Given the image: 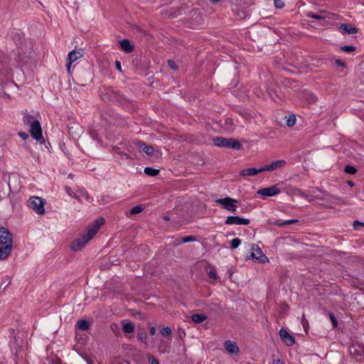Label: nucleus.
I'll return each mask as SVG.
<instances>
[{"instance_id": "obj_15", "label": "nucleus", "mask_w": 364, "mask_h": 364, "mask_svg": "<svg viewBox=\"0 0 364 364\" xmlns=\"http://www.w3.org/2000/svg\"><path fill=\"white\" fill-rule=\"evenodd\" d=\"M339 29L343 31L344 33L347 34H355L357 33L358 29L356 27L353 26L349 23H343L339 26Z\"/></svg>"}, {"instance_id": "obj_24", "label": "nucleus", "mask_w": 364, "mask_h": 364, "mask_svg": "<svg viewBox=\"0 0 364 364\" xmlns=\"http://www.w3.org/2000/svg\"><path fill=\"white\" fill-rule=\"evenodd\" d=\"M191 319L196 323H200L207 319V316L203 314H195L191 316Z\"/></svg>"}, {"instance_id": "obj_40", "label": "nucleus", "mask_w": 364, "mask_h": 364, "mask_svg": "<svg viewBox=\"0 0 364 364\" xmlns=\"http://www.w3.org/2000/svg\"><path fill=\"white\" fill-rule=\"evenodd\" d=\"M274 5L277 8L281 9L284 7V4L282 0H274Z\"/></svg>"}, {"instance_id": "obj_10", "label": "nucleus", "mask_w": 364, "mask_h": 364, "mask_svg": "<svg viewBox=\"0 0 364 364\" xmlns=\"http://www.w3.org/2000/svg\"><path fill=\"white\" fill-rule=\"evenodd\" d=\"M280 193V189L277 185H274L267 188H261L257 193L263 196H274Z\"/></svg>"}, {"instance_id": "obj_9", "label": "nucleus", "mask_w": 364, "mask_h": 364, "mask_svg": "<svg viewBox=\"0 0 364 364\" xmlns=\"http://www.w3.org/2000/svg\"><path fill=\"white\" fill-rule=\"evenodd\" d=\"M250 220L247 218H243L238 216H228L226 218L225 224L227 225H249Z\"/></svg>"}, {"instance_id": "obj_11", "label": "nucleus", "mask_w": 364, "mask_h": 364, "mask_svg": "<svg viewBox=\"0 0 364 364\" xmlns=\"http://www.w3.org/2000/svg\"><path fill=\"white\" fill-rule=\"evenodd\" d=\"M285 164L286 161L284 160H277L262 166V170H263V171H272L283 167Z\"/></svg>"}, {"instance_id": "obj_30", "label": "nucleus", "mask_w": 364, "mask_h": 364, "mask_svg": "<svg viewBox=\"0 0 364 364\" xmlns=\"http://www.w3.org/2000/svg\"><path fill=\"white\" fill-rule=\"evenodd\" d=\"M344 171L348 174H355L357 172V169L353 166L346 165L344 168Z\"/></svg>"}, {"instance_id": "obj_39", "label": "nucleus", "mask_w": 364, "mask_h": 364, "mask_svg": "<svg viewBox=\"0 0 364 364\" xmlns=\"http://www.w3.org/2000/svg\"><path fill=\"white\" fill-rule=\"evenodd\" d=\"M167 63H168V67H169L171 69H172V70H177L178 67H177V65H176V63H175V61H174V60H168L167 61Z\"/></svg>"}, {"instance_id": "obj_54", "label": "nucleus", "mask_w": 364, "mask_h": 364, "mask_svg": "<svg viewBox=\"0 0 364 364\" xmlns=\"http://www.w3.org/2000/svg\"><path fill=\"white\" fill-rule=\"evenodd\" d=\"M348 184H349L350 186H353V182H352V181H349V182H348Z\"/></svg>"}, {"instance_id": "obj_22", "label": "nucleus", "mask_w": 364, "mask_h": 364, "mask_svg": "<svg viewBox=\"0 0 364 364\" xmlns=\"http://www.w3.org/2000/svg\"><path fill=\"white\" fill-rule=\"evenodd\" d=\"M326 14V11H321L319 14H314L312 12H309L307 14V16L311 18L317 19V20H323L326 18V16L324 14Z\"/></svg>"}, {"instance_id": "obj_27", "label": "nucleus", "mask_w": 364, "mask_h": 364, "mask_svg": "<svg viewBox=\"0 0 364 364\" xmlns=\"http://www.w3.org/2000/svg\"><path fill=\"white\" fill-rule=\"evenodd\" d=\"M144 173L149 176H156L159 174V170L151 167H146L144 168Z\"/></svg>"}, {"instance_id": "obj_1", "label": "nucleus", "mask_w": 364, "mask_h": 364, "mask_svg": "<svg viewBox=\"0 0 364 364\" xmlns=\"http://www.w3.org/2000/svg\"><path fill=\"white\" fill-rule=\"evenodd\" d=\"M11 57H8L0 50V95L9 97L6 89L10 90L16 85L13 80V69L11 65Z\"/></svg>"}, {"instance_id": "obj_38", "label": "nucleus", "mask_w": 364, "mask_h": 364, "mask_svg": "<svg viewBox=\"0 0 364 364\" xmlns=\"http://www.w3.org/2000/svg\"><path fill=\"white\" fill-rule=\"evenodd\" d=\"M161 333L164 336H169L171 334V329L168 326L164 327L161 330Z\"/></svg>"}, {"instance_id": "obj_47", "label": "nucleus", "mask_w": 364, "mask_h": 364, "mask_svg": "<svg viewBox=\"0 0 364 364\" xmlns=\"http://www.w3.org/2000/svg\"><path fill=\"white\" fill-rule=\"evenodd\" d=\"M156 332V330L155 327L152 326L150 328V334L151 336L155 335Z\"/></svg>"}, {"instance_id": "obj_26", "label": "nucleus", "mask_w": 364, "mask_h": 364, "mask_svg": "<svg viewBox=\"0 0 364 364\" xmlns=\"http://www.w3.org/2000/svg\"><path fill=\"white\" fill-rule=\"evenodd\" d=\"M297 222H298V220H296V219L288 220H277L274 222V224L277 226L282 227V226H284V225H291V224L296 223Z\"/></svg>"}, {"instance_id": "obj_13", "label": "nucleus", "mask_w": 364, "mask_h": 364, "mask_svg": "<svg viewBox=\"0 0 364 364\" xmlns=\"http://www.w3.org/2000/svg\"><path fill=\"white\" fill-rule=\"evenodd\" d=\"M19 50L20 51L18 53V60L19 61V65H23L31 63L32 62L33 53L30 52L28 55H26L25 53L23 54V50L21 47L19 48Z\"/></svg>"}, {"instance_id": "obj_46", "label": "nucleus", "mask_w": 364, "mask_h": 364, "mask_svg": "<svg viewBox=\"0 0 364 364\" xmlns=\"http://www.w3.org/2000/svg\"><path fill=\"white\" fill-rule=\"evenodd\" d=\"M115 66H116V68H117L119 72H122L121 63H120L119 60H116V61H115Z\"/></svg>"}, {"instance_id": "obj_42", "label": "nucleus", "mask_w": 364, "mask_h": 364, "mask_svg": "<svg viewBox=\"0 0 364 364\" xmlns=\"http://www.w3.org/2000/svg\"><path fill=\"white\" fill-rule=\"evenodd\" d=\"M18 135L22 138L23 140H26L27 139H28V134L25 133V132H19L18 133Z\"/></svg>"}, {"instance_id": "obj_20", "label": "nucleus", "mask_w": 364, "mask_h": 364, "mask_svg": "<svg viewBox=\"0 0 364 364\" xmlns=\"http://www.w3.org/2000/svg\"><path fill=\"white\" fill-rule=\"evenodd\" d=\"M83 53L82 50H72L69 53L68 56V60L70 63L75 62L76 60L82 57Z\"/></svg>"}, {"instance_id": "obj_36", "label": "nucleus", "mask_w": 364, "mask_h": 364, "mask_svg": "<svg viewBox=\"0 0 364 364\" xmlns=\"http://www.w3.org/2000/svg\"><path fill=\"white\" fill-rule=\"evenodd\" d=\"M296 122V117L294 114L290 115L289 118L287 120V125L288 127H292L295 124Z\"/></svg>"}, {"instance_id": "obj_31", "label": "nucleus", "mask_w": 364, "mask_h": 364, "mask_svg": "<svg viewBox=\"0 0 364 364\" xmlns=\"http://www.w3.org/2000/svg\"><path fill=\"white\" fill-rule=\"evenodd\" d=\"M65 190L66 191V193L71 197L77 199V200L80 201V196L77 194H75L71 189V188L68 187V186H66L65 188Z\"/></svg>"}, {"instance_id": "obj_51", "label": "nucleus", "mask_w": 364, "mask_h": 364, "mask_svg": "<svg viewBox=\"0 0 364 364\" xmlns=\"http://www.w3.org/2000/svg\"><path fill=\"white\" fill-rule=\"evenodd\" d=\"M186 336V333H185L184 331H182V332H181V333H180V334H179V336H180L181 338H182V336Z\"/></svg>"}, {"instance_id": "obj_18", "label": "nucleus", "mask_w": 364, "mask_h": 364, "mask_svg": "<svg viewBox=\"0 0 364 364\" xmlns=\"http://www.w3.org/2000/svg\"><path fill=\"white\" fill-rule=\"evenodd\" d=\"M102 99L105 102L112 101L116 98V93L112 90L107 89L101 96Z\"/></svg>"}, {"instance_id": "obj_48", "label": "nucleus", "mask_w": 364, "mask_h": 364, "mask_svg": "<svg viewBox=\"0 0 364 364\" xmlns=\"http://www.w3.org/2000/svg\"><path fill=\"white\" fill-rule=\"evenodd\" d=\"M71 64H72V63L68 61V63L66 65L67 70L68 73H70Z\"/></svg>"}, {"instance_id": "obj_56", "label": "nucleus", "mask_w": 364, "mask_h": 364, "mask_svg": "<svg viewBox=\"0 0 364 364\" xmlns=\"http://www.w3.org/2000/svg\"><path fill=\"white\" fill-rule=\"evenodd\" d=\"M164 219L166 220H169V218L168 217H165Z\"/></svg>"}, {"instance_id": "obj_12", "label": "nucleus", "mask_w": 364, "mask_h": 364, "mask_svg": "<svg viewBox=\"0 0 364 364\" xmlns=\"http://www.w3.org/2000/svg\"><path fill=\"white\" fill-rule=\"evenodd\" d=\"M279 336L281 337L282 341L287 346H291L294 344L295 341L294 338L291 336L286 330L284 328L280 329Z\"/></svg>"}, {"instance_id": "obj_16", "label": "nucleus", "mask_w": 364, "mask_h": 364, "mask_svg": "<svg viewBox=\"0 0 364 364\" xmlns=\"http://www.w3.org/2000/svg\"><path fill=\"white\" fill-rule=\"evenodd\" d=\"M225 348L230 353L237 354L239 353V348L235 342L231 341H225Z\"/></svg>"}, {"instance_id": "obj_2", "label": "nucleus", "mask_w": 364, "mask_h": 364, "mask_svg": "<svg viewBox=\"0 0 364 364\" xmlns=\"http://www.w3.org/2000/svg\"><path fill=\"white\" fill-rule=\"evenodd\" d=\"M105 223V219L102 218H99L95 221L94 224H92L86 234L82 235V237L75 240L70 247L73 251H78L81 250L87 242L90 240L99 231L101 225Z\"/></svg>"}, {"instance_id": "obj_8", "label": "nucleus", "mask_w": 364, "mask_h": 364, "mask_svg": "<svg viewBox=\"0 0 364 364\" xmlns=\"http://www.w3.org/2000/svg\"><path fill=\"white\" fill-rule=\"evenodd\" d=\"M29 132L31 135L37 141L42 139V129L40 122H33L30 127Z\"/></svg>"}, {"instance_id": "obj_41", "label": "nucleus", "mask_w": 364, "mask_h": 364, "mask_svg": "<svg viewBox=\"0 0 364 364\" xmlns=\"http://www.w3.org/2000/svg\"><path fill=\"white\" fill-rule=\"evenodd\" d=\"M149 361L150 364H159V360L153 356L149 357Z\"/></svg>"}, {"instance_id": "obj_43", "label": "nucleus", "mask_w": 364, "mask_h": 364, "mask_svg": "<svg viewBox=\"0 0 364 364\" xmlns=\"http://www.w3.org/2000/svg\"><path fill=\"white\" fill-rule=\"evenodd\" d=\"M208 275L210 278L213 279H216L218 278L217 277V273L216 272L213 271V270H210L209 272H208Z\"/></svg>"}, {"instance_id": "obj_45", "label": "nucleus", "mask_w": 364, "mask_h": 364, "mask_svg": "<svg viewBox=\"0 0 364 364\" xmlns=\"http://www.w3.org/2000/svg\"><path fill=\"white\" fill-rule=\"evenodd\" d=\"M353 227H354L355 228H357V227H358V225H363V226H364V223H363V222H360V221H358V220H355V221L353 222Z\"/></svg>"}, {"instance_id": "obj_5", "label": "nucleus", "mask_w": 364, "mask_h": 364, "mask_svg": "<svg viewBox=\"0 0 364 364\" xmlns=\"http://www.w3.org/2000/svg\"><path fill=\"white\" fill-rule=\"evenodd\" d=\"M29 207L39 215L45 213L43 199L38 196H32L28 200Z\"/></svg>"}, {"instance_id": "obj_7", "label": "nucleus", "mask_w": 364, "mask_h": 364, "mask_svg": "<svg viewBox=\"0 0 364 364\" xmlns=\"http://www.w3.org/2000/svg\"><path fill=\"white\" fill-rule=\"evenodd\" d=\"M252 252L251 254V258L257 260L260 263H266L269 262V259L262 253V250L255 245L252 246Z\"/></svg>"}, {"instance_id": "obj_17", "label": "nucleus", "mask_w": 364, "mask_h": 364, "mask_svg": "<svg viewBox=\"0 0 364 364\" xmlns=\"http://www.w3.org/2000/svg\"><path fill=\"white\" fill-rule=\"evenodd\" d=\"M261 172H263V170H262V167L259 168H248L242 170L240 171V174L242 176H255Z\"/></svg>"}, {"instance_id": "obj_37", "label": "nucleus", "mask_w": 364, "mask_h": 364, "mask_svg": "<svg viewBox=\"0 0 364 364\" xmlns=\"http://www.w3.org/2000/svg\"><path fill=\"white\" fill-rule=\"evenodd\" d=\"M78 192L80 193V195L83 197L85 200H87V201L90 200V195L88 194L87 191L85 189H79L78 190Z\"/></svg>"}, {"instance_id": "obj_19", "label": "nucleus", "mask_w": 364, "mask_h": 364, "mask_svg": "<svg viewBox=\"0 0 364 364\" xmlns=\"http://www.w3.org/2000/svg\"><path fill=\"white\" fill-rule=\"evenodd\" d=\"M122 49L126 53H131L134 50V46L127 39H123L119 42Z\"/></svg>"}, {"instance_id": "obj_49", "label": "nucleus", "mask_w": 364, "mask_h": 364, "mask_svg": "<svg viewBox=\"0 0 364 364\" xmlns=\"http://www.w3.org/2000/svg\"><path fill=\"white\" fill-rule=\"evenodd\" d=\"M225 124H230V125H232V119H229V118L226 119H225Z\"/></svg>"}, {"instance_id": "obj_3", "label": "nucleus", "mask_w": 364, "mask_h": 364, "mask_svg": "<svg viewBox=\"0 0 364 364\" xmlns=\"http://www.w3.org/2000/svg\"><path fill=\"white\" fill-rule=\"evenodd\" d=\"M13 245L11 233L5 228H0V259H6L10 255Z\"/></svg>"}, {"instance_id": "obj_14", "label": "nucleus", "mask_w": 364, "mask_h": 364, "mask_svg": "<svg viewBox=\"0 0 364 364\" xmlns=\"http://www.w3.org/2000/svg\"><path fill=\"white\" fill-rule=\"evenodd\" d=\"M134 144H135V146L139 149V150H142L144 152H145L147 155L151 156L154 153V147L151 146L146 145L144 142L136 140L134 141Z\"/></svg>"}, {"instance_id": "obj_34", "label": "nucleus", "mask_w": 364, "mask_h": 364, "mask_svg": "<svg viewBox=\"0 0 364 364\" xmlns=\"http://www.w3.org/2000/svg\"><path fill=\"white\" fill-rule=\"evenodd\" d=\"M341 50L343 52L350 53L355 50V47L353 46H343L341 47Z\"/></svg>"}, {"instance_id": "obj_50", "label": "nucleus", "mask_w": 364, "mask_h": 364, "mask_svg": "<svg viewBox=\"0 0 364 364\" xmlns=\"http://www.w3.org/2000/svg\"><path fill=\"white\" fill-rule=\"evenodd\" d=\"M275 364H284L283 362L280 359H277L276 360Z\"/></svg>"}, {"instance_id": "obj_6", "label": "nucleus", "mask_w": 364, "mask_h": 364, "mask_svg": "<svg viewBox=\"0 0 364 364\" xmlns=\"http://www.w3.org/2000/svg\"><path fill=\"white\" fill-rule=\"evenodd\" d=\"M216 203L222 205L225 209L230 212H235L237 210V203L238 200L230 197L218 198L215 200Z\"/></svg>"}, {"instance_id": "obj_23", "label": "nucleus", "mask_w": 364, "mask_h": 364, "mask_svg": "<svg viewBox=\"0 0 364 364\" xmlns=\"http://www.w3.org/2000/svg\"><path fill=\"white\" fill-rule=\"evenodd\" d=\"M123 326H122V330L126 333H133L134 331V326L132 322H125V321H123Z\"/></svg>"}, {"instance_id": "obj_21", "label": "nucleus", "mask_w": 364, "mask_h": 364, "mask_svg": "<svg viewBox=\"0 0 364 364\" xmlns=\"http://www.w3.org/2000/svg\"><path fill=\"white\" fill-rule=\"evenodd\" d=\"M36 121H38V119H35V117L33 115L26 112L24 113L23 117V123L24 126L30 127L33 122Z\"/></svg>"}, {"instance_id": "obj_29", "label": "nucleus", "mask_w": 364, "mask_h": 364, "mask_svg": "<svg viewBox=\"0 0 364 364\" xmlns=\"http://www.w3.org/2000/svg\"><path fill=\"white\" fill-rule=\"evenodd\" d=\"M144 207L141 205H136L130 210L131 215H136L141 213L144 210Z\"/></svg>"}, {"instance_id": "obj_28", "label": "nucleus", "mask_w": 364, "mask_h": 364, "mask_svg": "<svg viewBox=\"0 0 364 364\" xmlns=\"http://www.w3.org/2000/svg\"><path fill=\"white\" fill-rule=\"evenodd\" d=\"M137 338L139 341H141L142 343L147 345L146 341H147V336L146 333L144 331H138L137 333Z\"/></svg>"}, {"instance_id": "obj_25", "label": "nucleus", "mask_w": 364, "mask_h": 364, "mask_svg": "<svg viewBox=\"0 0 364 364\" xmlns=\"http://www.w3.org/2000/svg\"><path fill=\"white\" fill-rule=\"evenodd\" d=\"M76 327L82 331H87L90 327L89 322L85 319H80L77 321Z\"/></svg>"}, {"instance_id": "obj_4", "label": "nucleus", "mask_w": 364, "mask_h": 364, "mask_svg": "<svg viewBox=\"0 0 364 364\" xmlns=\"http://www.w3.org/2000/svg\"><path fill=\"white\" fill-rule=\"evenodd\" d=\"M214 145L219 147H225L232 149L235 150H240L242 149V144L238 140L232 138H224L222 136H215L213 139Z\"/></svg>"}, {"instance_id": "obj_55", "label": "nucleus", "mask_w": 364, "mask_h": 364, "mask_svg": "<svg viewBox=\"0 0 364 364\" xmlns=\"http://www.w3.org/2000/svg\"><path fill=\"white\" fill-rule=\"evenodd\" d=\"M213 1H215V2H218L220 0H212Z\"/></svg>"}, {"instance_id": "obj_44", "label": "nucleus", "mask_w": 364, "mask_h": 364, "mask_svg": "<svg viewBox=\"0 0 364 364\" xmlns=\"http://www.w3.org/2000/svg\"><path fill=\"white\" fill-rule=\"evenodd\" d=\"M335 63L338 66H341V67H343V68L346 67L345 63L343 60H340V59L336 60Z\"/></svg>"}, {"instance_id": "obj_52", "label": "nucleus", "mask_w": 364, "mask_h": 364, "mask_svg": "<svg viewBox=\"0 0 364 364\" xmlns=\"http://www.w3.org/2000/svg\"><path fill=\"white\" fill-rule=\"evenodd\" d=\"M159 350H160V352H161V353H165V352H166V348H164V349H162V350H161V347L159 348Z\"/></svg>"}, {"instance_id": "obj_35", "label": "nucleus", "mask_w": 364, "mask_h": 364, "mask_svg": "<svg viewBox=\"0 0 364 364\" xmlns=\"http://www.w3.org/2000/svg\"><path fill=\"white\" fill-rule=\"evenodd\" d=\"M230 244L232 249H236L241 244V240H240L239 238H234L233 240H231Z\"/></svg>"}, {"instance_id": "obj_33", "label": "nucleus", "mask_w": 364, "mask_h": 364, "mask_svg": "<svg viewBox=\"0 0 364 364\" xmlns=\"http://www.w3.org/2000/svg\"><path fill=\"white\" fill-rule=\"evenodd\" d=\"M196 240V237L193 235L183 237L181 238V241L178 242V244H181L182 242H194Z\"/></svg>"}, {"instance_id": "obj_32", "label": "nucleus", "mask_w": 364, "mask_h": 364, "mask_svg": "<svg viewBox=\"0 0 364 364\" xmlns=\"http://www.w3.org/2000/svg\"><path fill=\"white\" fill-rule=\"evenodd\" d=\"M328 314L329 318L331 319V323H332V326H333V328H337L338 321H337L335 315L332 312H328Z\"/></svg>"}, {"instance_id": "obj_53", "label": "nucleus", "mask_w": 364, "mask_h": 364, "mask_svg": "<svg viewBox=\"0 0 364 364\" xmlns=\"http://www.w3.org/2000/svg\"><path fill=\"white\" fill-rule=\"evenodd\" d=\"M113 327L117 328V324H115V323H114V324H112V329H113Z\"/></svg>"}]
</instances>
